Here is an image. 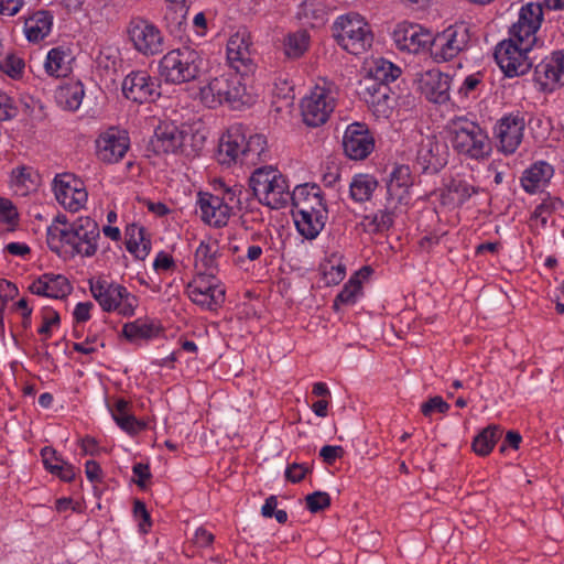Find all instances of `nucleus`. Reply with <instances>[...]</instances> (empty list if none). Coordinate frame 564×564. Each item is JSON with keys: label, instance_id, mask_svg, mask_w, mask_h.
<instances>
[{"label": "nucleus", "instance_id": "obj_40", "mask_svg": "<svg viewBox=\"0 0 564 564\" xmlns=\"http://www.w3.org/2000/svg\"><path fill=\"white\" fill-rule=\"evenodd\" d=\"M502 430L499 425H488L473 441V451L479 456H487L500 440Z\"/></svg>", "mask_w": 564, "mask_h": 564}, {"label": "nucleus", "instance_id": "obj_16", "mask_svg": "<svg viewBox=\"0 0 564 564\" xmlns=\"http://www.w3.org/2000/svg\"><path fill=\"white\" fill-rule=\"evenodd\" d=\"M543 4L528 2L519 11L518 21L509 30V35L524 43L535 44L536 32L543 22Z\"/></svg>", "mask_w": 564, "mask_h": 564}, {"label": "nucleus", "instance_id": "obj_46", "mask_svg": "<svg viewBox=\"0 0 564 564\" xmlns=\"http://www.w3.org/2000/svg\"><path fill=\"white\" fill-rule=\"evenodd\" d=\"M361 293V282L359 280V273L352 275L348 282L344 285L343 290L338 293L334 301V308L338 310V303L340 304H354L357 296Z\"/></svg>", "mask_w": 564, "mask_h": 564}, {"label": "nucleus", "instance_id": "obj_7", "mask_svg": "<svg viewBox=\"0 0 564 564\" xmlns=\"http://www.w3.org/2000/svg\"><path fill=\"white\" fill-rule=\"evenodd\" d=\"M333 35L348 53L359 55L372 45L373 35L369 24L358 13H347L336 19Z\"/></svg>", "mask_w": 564, "mask_h": 564}, {"label": "nucleus", "instance_id": "obj_17", "mask_svg": "<svg viewBox=\"0 0 564 564\" xmlns=\"http://www.w3.org/2000/svg\"><path fill=\"white\" fill-rule=\"evenodd\" d=\"M359 95L377 117L388 118L393 109L394 98L387 83L364 78L359 83Z\"/></svg>", "mask_w": 564, "mask_h": 564}, {"label": "nucleus", "instance_id": "obj_54", "mask_svg": "<svg viewBox=\"0 0 564 564\" xmlns=\"http://www.w3.org/2000/svg\"><path fill=\"white\" fill-rule=\"evenodd\" d=\"M43 324L39 328V334L44 335L46 338L51 337V327L54 325H58L59 315L57 312L51 308H45L43 311Z\"/></svg>", "mask_w": 564, "mask_h": 564}, {"label": "nucleus", "instance_id": "obj_45", "mask_svg": "<svg viewBox=\"0 0 564 564\" xmlns=\"http://www.w3.org/2000/svg\"><path fill=\"white\" fill-rule=\"evenodd\" d=\"M310 36L306 31L290 34L284 42V52L288 57L299 58L308 48Z\"/></svg>", "mask_w": 564, "mask_h": 564}, {"label": "nucleus", "instance_id": "obj_9", "mask_svg": "<svg viewBox=\"0 0 564 564\" xmlns=\"http://www.w3.org/2000/svg\"><path fill=\"white\" fill-rule=\"evenodd\" d=\"M533 44L518 41L510 36L501 41L495 48V59L503 74L508 77H517L527 74L532 67V61L529 56Z\"/></svg>", "mask_w": 564, "mask_h": 564}, {"label": "nucleus", "instance_id": "obj_61", "mask_svg": "<svg viewBox=\"0 0 564 564\" xmlns=\"http://www.w3.org/2000/svg\"><path fill=\"white\" fill-rule=\"evenodd\" d=\"M94 307L91 302H80L75 306L73 316L77 323H85L90 318V311Z\"/></svg>", "mask_w": 564, "mask_h": 564}, {"label": "nucleus", "instance_id": "obj_5", "mask_svg": "<svg viewBox=\"0 0 564 564\" xmlns=\"http://www.w3.org/2000/svg\"><path fill=\"white\" fill-rule=\"evenodd\" d=\"M203 67L200 53L182 46L169 51L159 62V75L167 84L180 85L195 80Z\"/></svg>", "mask_w": 564, "mask_h": 564}, {"label": "nucleus", "instance_id": "obj_48", "mask_svg": "<svg viewBox=\"0 0 564 564\" xmlns=\"http://www.w3.org/2000/svg\"><path fill=\"white\" fill-rule=\"evenodd\" d=\"M448 191L456 195L458 203L464 204L473 195L477 194L479 188L465 180L454 178L448 185Z\"/></svg>", "mask_w": 564, "mask_h": 564}, {"label": "nucleus", "instance_id": "obj_21", "mask_svg": "<svg viewBox=\"0 0 564 564\" xmlns=\"http://www.w3.org/2000/svg\"><path fill=\"white\" fill-rule=\"evenodd\" d=\"M343 148L349 159L364 160L372 152L375 139L366 124L354 122L346 128Z\"/></svg>", "mask_w": 564, "mask_h": 564}, {"label": "nucleus", "instance_id": "obj_47", "mask_svg": "<svg viewBox=\"0 0 564 564\" xmlns=\"http://www.w3.org/2000/svg\"><path fill=\"white\" fill-rule=\"evenodd\" d=\"M563 207V202L558 197H552L547 195L541 204H539L533 214L531 219H539L541 221L542 227L546 226L547 218L555 213L556 210L561 209Z\"/></svg>", "mask_w": 564, "mask_h": 564}, {"label": "nucleus", "instance_id": "obj_6", "mask_svg": "<svg viewBox=\"0 0 564 564\" xmlns=\"http://www.w3.org/2000/svg\"><path fill=\"white\" fill-rule=\"evenodd\" d=\"M250 187L259 202L272 209L288 205L292 193L286 178L273 166H261L253 171Z\"/></svg>", "mask_w": 564, "mask_h": 564}, {"label": "nucleus", "instance_id": "obj_14", "mask_svg": "<svg viewBox=\"0 0 564 564\" xmlns=\"http://www.w3.org/2000/svg\"><path fill=\"white\" fill-rule=\"evenodd\" d=\"M525 121L523 116L509 113L499 119L494 128L498 148L505 154H513L523 139Z\"/></svg>", "mask_w": 564, "mask_h": 564}, {"label": "nucleus", "instance_id": "obj_8", "mask_svg": "<svg viewBox=\"0 0 564 564\" xmlns=\"http://www.w3.org/2000/svg\"><path fill=\"white\" fill-rule=\"evenodd\" d=\"M89 291L104 312H117L126 317L134 315L138 299L126 286L99 278L89 280Z\"/></svg>", "mask_w": 564, "mask_h": 564}, {"label": "nucleus", "instance_id": "obj_12", "mask_svg": "<svg viewBox=\"0 0 564 564\" xmlns=\"http://www.w3.org/2000/svg\"><path fill=\"white\" fill-rule=\"evenodd\" d=\"M334 108L333 93L328 88L315 86L301 102L303 121L310 127H319L328 120Z\"/></svg>", "mask_w": 564, "mask_h": 564}, {"label": "nucleus", "instance_id": "obj_34", "mask_svg": "<svg viewBox=\"0 0 564 564\" xmlns=\"http://www.w3.org/2000/svg\"><path fill=\"white\" fill-rule=\"evenodd\" d=\"M53 25V15L48 11H36L24 21V34L29 42L37 43L46 37Z\"/></svg>", "mask_w": 564, "mask_h": 564}, {"label": "nucleus", "instance_id": "obj_53", "mask_svg": "<svg viewBox=\"0 0 564 564\" xmlns=\"http://www.w3.org/2000/svg\"><path fill=\"white\" fill-rule=\"evenodd\" d=\"M18 115V109L13 105V100L6 93L0 91V120L7 121L13 119Z\"/></svg>", "mask_w": 564, "mask_h": 564}, {"label": "nucleus", "instance_id": "obj_42", "mask_svg": "<svg viewBox=\"0 0 564 564\" xmlns=\"http://www.w3.org/2000/svg\"><path fill=\"white\" fill-rule=\"evenodd\" d=\"M377 181L367 174H359L350 183V197L359 203L368 200L376 189Z\"/></svg>", "mask_w": 564, "mask_h": 564}, {"label": "nucleus", "instance_id": "obj_37", "mask_svg": "<svg viewBox=\"0 0 564 564\" xmlns=\"http://www.w3.org/2000/svg\"><path fill=\"white\" fill-rule=\"evenodd\" d=\"M227 58L229 63L238 70L235 63L247 65L250 59V42L246 33H236L231 35L227 43Z\"/></svg>", "mask_w": 564, "mask_h": 564}, {"label": "nucleus", "instance_id": "obj_59", "mask_svg": "<svg viewBox=\"0 0 564 564\" xmlns=\"http://www.w3.org/2000/svg\"><path fill=\"white\" fill-rule=\"evenodd\" d=\"M175 267L174 259L171 254L161 251L156 254L155 260L153 262V268L156 271H169Z\"/></svg>", "mask_w": 564, "mask_h": 564}, {"label": "nucleus", "instance_id": "obj_60", "mask_svg": "<svg viewBox=\"0 0 564 564\" xmlns=\"http://www.w3.org/2000/svg\"><path fill=\"white\" fill-rule=\"evenodd\" d=\"M24 4V0H0V14L13 17Z\"/></svg>", "mask_w": 564, "mask_h": 564}, {"label": "nucleus", "instance_id": "obj_20", "mask_svg": "<svg viewBox=\"0 0 564 564\" xmlns=\"http://www.w3.org/2000/svg\"><path fill=\"white\" fill-rule=\"evenodd\" d=\"M535 80L543 93L564 85V50L554 51L535 66Z\"/></svg>", "mask_w": 564, "mask_h": 564}, {"label": "nucleus", "instance_id": "obj_4", "mask_svg": "<svg viewBox=\"0 0 564 564\" xmlns=\"http://www.w3.org/2000/svg\"><path fill=\"white\" fill-rule=\"evenodd\" d=\"M200 100L208 108H216L226 102L232 108H239L252 101L247 93L246 84L239 72H230L213 78L199 90Z\"/></svg>", "mask_w": 564, "mask_h": 564}, {"label": "nucleus", "instance_id": "obj_31", "mask_svg": "<svg viewBox=\"0 0 564 564\" xmlns=\"http://www.w3.org/2000/svg\"><path fill=\"white\" fill-rule=\"evenodd\" d=\"M444 154L443 145L434 140V138L427 137L421 141L417 150V162L424 170L436 172L446 162Z\"/></svg>", "mask_w": 564, "mask_h": 564}, {"label": "nucleus", "instance_id": "obj_15", "mask_svg": "<svg viewBox=\"0 0 564 564\" xmlns=\"http://www.w3.org/2000/svg\"><path fill=\"white\" fill-rule=\"evenodd\" d=\"M54 193L57 202L73 213L83 208L88 197L83 181L72 174H62L54 178Z\"/></svg>", "mask_w": 564, "mask_h": 564}, {"label": "nucleus", "instance_id": "obj_33", "mask_svg": "<svg viewBox=\"0 0 564 564\" xmlns=\"http://www.w3.org/2000/svg\"><path fill=\"white\" fill-rule=\"evenodd\" d=\"M294 223L300 235L306 239H315L324 229L328 212L293 213Z\"/></svg>", "mask_w": 564, "mask_h": 564}, {"label": "nucleus", "instance_id": "obj_26", "mask_svg": "<svg viewBox=\"0 0 564 564\" xmlns=\"http://www.w3.org/2000/svg\"><path fill=\"white\" fill-rule=\"evenodd\" d=\"M449 82L448 75L443 74L438 69H430L422 74L419 87L427 100L435 104H444L449 99Z\"/></svg>", "mask_w": 564, "mask_h": 564}, {"label": "nucleus", "instance_id": "obj_43", "mask_svg": "<svg viewBox=\"0 0 564 564\" xmlns=\"http://www.w3.org/2000/svg\"><path fill=\"white\" fill-rule=\"evenodd\" d=\"M401 74V69L386 59L375 61L370 67L368 76L365 78H373L376 82L387 83L395 80Z\"/></svg>", "mask_w": 564, "mask_h": 564}, {"label": "nucleus", "instance_id": "obj_19", "mask_svg": "<svg viewBox=\"0 0 564 564\" xmlns=\"http://www.w3.org/2000/svg\"><path fill=\"white\" fill-rule=\"evenodd\" d=\"M393 41L400 51L417 54L431 50L433 34L419 24L402 22L393 31Z\"/></svg>", "mask_w": 564, "mask_h": 564}, {"label": "nucleus", "instance_id": "obj_18", "mask_svg": "<svg viewBox=\"0 0 564 564\" xmlns=\"http://www.w3.org/2000/svg\"><path fill=\"white\" fill-rule=\"evenodd\" d=\"M121 88L127 99L138 104L152 102L161 95L156 80L144 70L128 74Z\"/></svg>", "mask_w": 564, "mask_h": 564}, {"label": "nucleus", "instance_id": "obj_41", "mask_svg": "<svg viewBox=\"0 0 564 564\" xmlns=\"http://www.w3.org/2000/svg\"><path fill=\"white\" fill-rule=\"evenodd\" d=\"M129 402L119 399L115 403V409L111 411L112 419L126 432L133 434L144 427V424L139 422L132 414L128 412Z\"/></svg>", "mask_w": 564, "mask_h": 564}, {"label": "nucleus", "instance_id": "obj_64", "mask_svg": "<svg viewBox=\"0 0 564 564\" xmlns=\"http://www.w3.org/2000/svg\"><path fill=\"white\" fill-rule=\"evenodd\" d=\"M345 268L340 264L332 265L328 271H325L324 275L328 284H337L345 278Z\"/></svg>", "mask_w": 564, "mask_h": 564}, {"label": "nucleus", "instance_id": "obj_44", "mask_svg": "<svg viewBox=\"0 0 564 564\" xmlns=\"http://www.w3.org/2000/svg\"><path fill=\"white\" fill-rule=\"evenodd\" d=\"M394 213L391 207L387 206L372 215L365 216L364 224L371 232H383L389 230L393 225Z\"/></svg>", "mask_w": 564, "mask_h": 564}, {"label": "nucleus", "instance_id": "obj_35", "mask_svg": "<svg viewBox=\"0 0 564 564\" xmlns=\"http://www.w3.org/2000/svg\"><path fill=\"white\" fill-rule=\"evenodd\" d=\"M41 457L44 467L53 475L57 476L63 481L69 482L75 478V469L73 465L63 460L55 449L52 447H44L41 451Z\"/></svg>", "mask_w": 564, "mask_h": 564}, {"label": "nucleus", "instance_id": "obj_27", "mask_svg": "<svg viewBox=\"0 0 564 564\" xmlns=\"http://www.w3.org/2000/svg\"><path fill=\"white\" fill-rule=\"evenodd\" d=\"M29 290L36 295L64 299L72 292V285L64 275L45 273L34 280Z\"/></svg>", "mask_w": 564, "mask_h": 564}, {"label": "nucleus", "instance_id": "obj_58", "mask_svg": "<svg viewBox=\"0 0 564 564\" xmlns=\"http://www.w3.org/2000/svg\"><path fill=\"white\" fill-rule=\"evenodd\" d=\"M134 479L133 481L140 488H145V481L151 478L150 467L148 464L137 463L132 468Z\"/></svg>", "mask_w": 564, "mask_h": 564}, {"label": "nucleus", "instance_id": "obj_63", "mask_svg": "<svg viewBox=\"0 0 564 564\" xmlns=\"http://www.w3.org/2000/svg\"><path fill=\"white\" fill-rule=\"evenodd\" d=\"M0 215L3 216L8 223H12L17 219L18 213L11 200L0 198Z\"/></svg>", "mask_w": 564, "mask_h": 564}, {"label": "nucleus", "instance_id": "obj_10", "mask_svg": "<svg viewBox=\"0 0 564 564\" xmlns=\"http://www.w3.org/2000/svg\"><path fill=\"white\" fill-rule=\"evenodd\" d=\"M127 34L133 48L144 56H154L164 51L161 30L144 18H132L128 23Z\"/></svg>", "mask_w": 564, "mask_h": 564}, {"label": "nucleus", "instance_id": "obj_38", "mask_svg": "<svg viewBox=\"0 0 564 564\" xmlns=\"http://www.w3.org/2000/svg\"><path fill=\"white\" fill-rule=\"evenodd\" d=\"M84 95V86L78 82L59 87L56 93V100L63 109L75 111L82 105Z\"/></svg>", "mask_w": 564, "mask_h": 564}, {"label": "nucleus", "instance_id": "obj_30", "mask_svg": "<svg viewBox=\"0 0 564 564\" xmlns=\"http://www.w3.org/2000/svg\"><path fill=\"white\" fill-rule=\"evenodd\" d=\"M413 184L411 170L408 165H397L390 174L387 184L389 204L400 203L408 194V188Z\"/></svg>", "mask_w": 564, "mask_h": 564}, {"label": "nucleus", "instance_id": "obj_3", "mask_svg": "<svg viewBox=\"0 0 564 564\" xmlns=\"http://www.w3.org/2000/svg\"><path fill=\"white\" fill-rule=\"evenodd\" d=\"M453 149L473 160H485L491 153V143L485 130L466 117H455L447 124Z\"/></svg>", "mask_w": 564, "mask_h": 564}, {"label": "nucleus", "instance_id": "obj_1", "mask_svg": "<svg viewBox=\"0 0 564 564\" xmlns=\"http://www.w3.org/2000/svg\"><path fill=\"white\" fill-rule=\"evenodd\" d=\"M216 158L221 165L230 166L239 162L241 165L256 166L270 159L267 138L260 133L247 137L242 124H232L221 135Z\"/></svg>", "mask_w": 564, "mask_h": 564}, {"label": "nucleus", "instance_id": "obj_22", "mask_svg": "<svg viewBox=\"0 0 564 564\" xmlns=\"http://www.w3.org/2000/svg\"><path fill=\"white\" fill-rule=\"evenodd\" d=\"M98 158L106 163H117L129 149V137L124 130L111 127L96 140Z\"/></svg>", "mask_w": 564, "mask_h": 564}, {"label": "nucleus", "instance_id": "obj_49", "mask_svg": "<svg viewBox=\"0 0 564 564\" xmlns=\"http://www.w3.org/2000/svg\"><path fill=\"white\" fill-rule=\"evenodd\" d=\"M306 508L316 513L330 506V496L325 491H314L305 497Z\"/></svg>", "mask_w": 564, "mask_h": 564}, {"label": "nucleus", "instance_id": "obj_32", "mask_svg": "<svg viewBox=\"0 0 564 564\" xmlns=\"http://www.w3.org/2000/svg\"><path fill=\"white\" fill-rule=\"evenodd\" d=\"M72 51L66 46L53 47L48 51L44 68L45 72L55 78L66 77L70 72Z\"/></svg>", "mask_w": 564, "mask_h": 564}, {"label": "nucleus", "instance_id": "obj_39", "mask_svg": "<svg viewBox=\"0 0 564 564\" xmlns=\"http://www.w3.org/2000/svg\"><path fill=\"white\" fill-rule=\"evenodd\" d=\"M122 333L124 337L131 341L139 339H151L160 333V327L149 321L135 319L123 325Z\"/></svg>", "mask_w": 564, "mask_h": 564}, {"label": "nucleus", "instance_id": "obj_56", "mask_svg": "<svg viewBox=\"0 0 564 564\" xmlns=\"http://www.w3.org/2000/svg\"><path fill=\"white\" fill-rule=\"evenodd\" d=\"M133 514L137 519L141 520V522L139 523V527H140V530L145 533L148 531L147 528L151 527V519H150V513L148 512L147 507L142 501H140V500L134 501Z\"/></svg>", "mask_w": 564, "mask_h": 564}, {"label": "nucleus", "instance_id": "obj_25", "mask_svg": "<svg viewBox=\"0 0 564 564\" xmlns=\"http://www.w3.org/2000/svg\"><path fill=\"white\" fill-rule=\"evenodd\" d=\"M197 205L199 206L202 220L216 228L226 226L231 216L229 207L223 200H219V195L199 192Z\"/></svg>", "mask_w": 564, "mask_h": 564}, {"label": "nucleus", "instance_id": "obj_11", "mask_svg": "<svg viewBox=\"0 0 564 564\" xmlns=\"http://www.w3.org/2000/svg\"><path fill=\"white\" fill-rule=\"evenodd\" d=\"M469 41L468 28L463 24L452 25L436 35L433 34L430 52L436 62H447L467 50Z\"/></svg>", "mask_w": 564, "mask_h": 564}, {"label": "nucleus", "instance_id": "obj_29", "mask_svg": "<svg viewBox=\"0 0 564 564\" xmlns=\"http://www.w3.org/2000/svg\"><path fill=\"white\" fill-rule=\"evenodd\" d=\"M554 174V169L545 161H539L532 164L523 172L521 184L527 193L533 194L550 182Z\"/></svg>", "mask_w": 564, "mask_h": 564}, {"label": "nucleus", "instance_id": "obj_2", "mask_svg": "<svg viewBox=\"0 0 564 564\" xmlns=\"http://www.w3.org/2000/svg\"><path fill=\"white\" fill-rule=\"evenodd\" d=\"M99 239V225L90 217H78L64 229L48 226L46 235L47 246L53 252L70 257H94L98 250Z\"/></svg>", "mask_w": 564, "mask_h": 564}, {"label": "nucleus", "instance_id": "obj_52", "mask_svg": "<svg viewBox=\"0 0 564 564\" xmlns=\"http://www.w3.org/2000/svg\"><path fill=\"white\" fill-rule=\"evenodd\" d=\"M24 67V61L15 55H8L3 62L4 72L12 78L21 76Z\"/></svg>", "mask_w": 564, "mask_h": 564}, {"label": "nucleus", "instance_id": "obj_13", "mask_svg": "<svg viewBox=\"0 0 564 564\" xmlns=\"http://www.w3.org/2000/svg\"><path fill=\"white\" fill-rule=\"evenodd\" d=\"M188 297L203 308L215 311L225 302V289L216 278L195 276L186 286Z\"/></svg>", "mask_w": 564, "mask_h": 564}, {"label": "nucleus", "instance_id": "obj_28", "mask_svg": "<svg viewBox=\"0 0 564 564\" xmlns=\"http://www.w3.org/2000/svg\"><path fill=\"white\" fill-rule=\"evenodd\" d=\"M218 246L215 242L202 241L195 251L196 276L216 278Z\"/></svg>", "mask_w": 564, "mask_h": 564}, {"label": "nucleus", "instance_id": "obj_36", "mask_svg": "<svg viewBox=\"0 0 564 564\" xmlns=\"http://www.w3.org/2000/svg\"><path fill=\"white\" fill-rule=\"evenodd\" d=\"M126 247L137 259L143 260L150 252L151 242L143 227L131 224L126 228Z\"/></svg>", "mask_w": 564, "mask_h": 564}, {"label": "nucleus", "instance_id": "obj_50", "mask_svg": "<svg viewBox=\"0 0 564 564\" xmlns=\"http://www.w3.org/2000/svg\"><path fill=\"white\" fill-rule=\"evenodd\" d=\"M221 187L223 196H219V200H223L229 207V213L232 214L235 209H240L241 188L239 186L226 187L225 184H221Z\"/></svg>", "mask_w": 564, "mask_h": 564}, {"label": "nucleus", "instance_id": "obj_24", "mask_svg": "<svg viewBox=\"0 0 564 564\" xmlns=\"http://www.w3.org/2000/svg\"><path fill=\"white\" fill-rule=\"evenodd\" d=\"M293 213L328 212L321 187L316 184L297 185L292 192Z\"/></svg>", "mask_w": 564, "mask_h": 564}, {"label": "nucleus", "instance_id": "obj_57", "mask_svg": "<svg viewBox=\"0 0 564 564\" xmlns=\"http://www.w3.org/2000/svg\"><path fill=\"white\" fill-rule=\"evenodd\" d=\"M344 454L345 451L341 446L325 445L319 451V456L328 465H332L337 458H341Z\"/></svg>", "mask_w": 564, "mask_h": 564}, {"label": "nucleus", "instance_id": "obj_55", "mask_svg": "<svg viewBox=\"0 0 564 564\" xmlns=\"http://www.w3.org/2000/svg\"><path fill=\"white\" fill-rule=\"evenodd\" d=\"M311 471V468L304 464L293 463L288 466L285 470V478L297 484L302 481L306 474Z\"/></svg>", "mask_w": 564, "mask_h": 564}, {"label": "nucleus", "instance_id": "obj_51", "mask_svg": "<svg viewBox=\"0 0 564 564\" xmlns=\"http://www.w3.org/2000/svg\"><path fill=\"white\" fill-rule=\"evenodd\" d=\"M449 404L443 400L442 397L430 398L426 402L422 403L421 412L424 416H432L434 412L446 413Z\"/></svg>", "mask_w": 564, "mask_h": 564}, {"label": "nucleus", "instance_id": "obj_23", "mask_svg": "<svg viewBox=\"0 0 564 564\" xmlns=\"http://www.w3.org/2000/svg\"><path fill=\"white\" fill-rule=\"evenodd\" d=\"M192 138L174 123H161L155 129L151 143L158 153H177L185 152L186 144Z\"/></svg>", "mask_w": 564, "mask_h": 564}, {"label": "nucleus", "instance_id": "obj_62", "mask_svg": "<svg viewBox=\"0 0 564 564\" xmlns=\"http://www.w3.org/2000/svg\"><path fill=\"white\" fill-rule=\"evenodd\" d=\"M480 82L481 75L479 73L467 76L459 88V94H463L465 97H467L469 93L477 88Z\"/></svg>", "mask_w": 564, "mask_h": 564}]
</instances>
